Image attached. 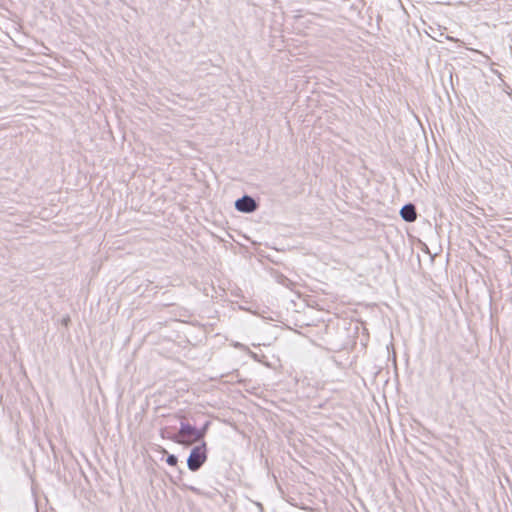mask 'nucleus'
<instances>
[{"mask_svg": "<svg viewBox=\"0 0 512 512\" xmlns=\"http://www.w3.org/2000/svg\"><path fill=\"white\" fill-rule=\"evenodd\" d=\"M205 435V430H198L190 424H182L180 430L174 438V441L184 446H190L201 440Z\"/></svg>", "mask_w": 512, "mask_h": 512, "instance_id": "1", "label": "nucleus"}, {"mask_svg": "<svg viewBox=\"0 0 512 512\" xmlns=\"http://www.w3.org/2000/svg\"><path fill=\"white\" fill-rule=\"evenodd\" d=\"M207 460V445L202 442L195 446L187 459L188 468L191 471H197Z\"/></svg>", "mask_w": 512, "mask_h": 512, "instance_id": "2", "label": "nucleus"}, {"mask_svg": "<svg viewBox=\"0 0 512 512\" xmlns=\"http://www.w3.org/2000/svg\"><path fill=\"white\" fill-rule=\"evenodd\" d=\"M235 207L238 211L241 212H253L257 205L256 202L249 196H244L241 199H238L235 203Z\"/></svg>", "mask_w": 512, "mask_h": 512, "instance_id": "3", "label": "nucleus"}, {"mask_svg": "<svg viewBox=\"0 0 512 512\" xmlns=\"http://www.w3.org/2000/svg\"><path fill=\"white\" fill-rule=\"evenodd\" d=\"M400 214L402 218L408 222H413L417 218L415 207L412 204L405 205L401 209Z\"/></svg>", "mask_w": 512, "mask_h": 512, "instance_id": "4", "label": "nucleus"}, {"mask_svg": "<svg viewBox=\"0 0 512 512\" xmlns=\"http://www.w3.org/2000/svg\"><path fill=\"white\" fill-rule=\"evenodd\" d=\"M166 462H167V464H168V465H170V466L174 467V466H176V465H177V463H178V459H177V457H176V456H174V455H169V456L167 457V459H166Z\"/></svg>", "mask_w": 512, "mask_h": 512, "instance_id": "5", "label": "nucleus"}, {"mask_svg": "<svg viewBox=\"0 0 512 512\" xmlns=\"http://www.w3.org/2000/svg\"><path fill=\"white\" fill-rule=\"evenodd\" d=\"M161 452L164 453V454L167 453L166 449H164V448L161 449Z\"/></svg>", "mask_w": 512, "mask_h": 512, "instance_id": "6", "label": "nucleus"}]
</instances>
